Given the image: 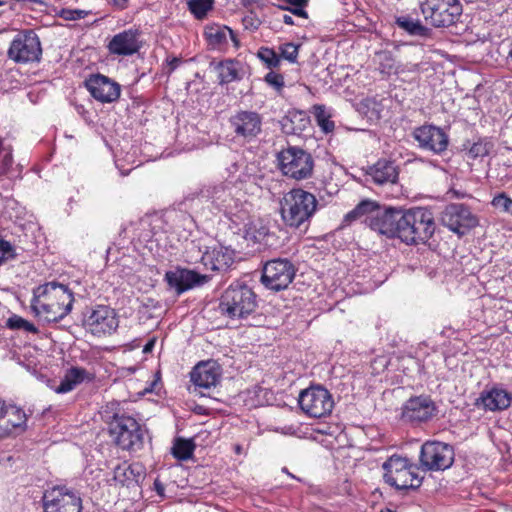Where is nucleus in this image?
I'll list each match as a JSON object with an SVG mask.
<instances>
[{
    "instance_id": "obj_1",
    "label": "nucleus",
    "mask_w": 512,
    "mask_h": 512,
    "mask_svg": "<svg viewBox=\"0 0 512 512\" xmlns=\"http://www.w3.org/2000/svg\"><path fill=\"white\" fill-rule=\"evenodd\" d=\"M74 296L71 290L55 281L47 282L33 289L31 310L36 317L47 323H56L72 310Z\"/></svg>"
},
{
    "instance_id": "obj_2",
    "label": "nucleus",
    "mask_w": 512,
    "mask_h": 512,
    "mask_svg": "<svg viewBox=\"0 0 512 512\" xmlns=\"http://www.w3.org/2000/svg\"><path fill=\"white\" fill-rule=\"evenodd\" d=\"M202 196L211 201L212 206L235 225L247 226L251 204L242 200L243 194L230 182L208 186L202 190Z\"/></svg>"
},
{
    "instance_id": "obj_3",
    "label": "nucleus",
    "mask_w": 512,
    "mask_h": 512,
    "mask_svg": "<svg viewBox=\"0 0 512 512\" xmlns=\"http://www.w3.org/2000/svg\"><path fill=\"white\" fill-rule=\"evenodd\" d=\"M398 222L397 238L406 244L426 243L436 229L433 213L422 207L401 209Z\"/></svg>"
},
{
    "instance_id": "obj_4",
    "label": "nucleus",
    "mask_w": 512,
    "mask_h": 512,
    "mask_svg": "<svg viewBox=\"0 0 512 512\" xmlns=\"http://www.w3.org/2000/svg\"><path fill=\"white\" fill-rule=\"evenodd\" d=\"M318 206L316 197L301 188L285 193L280 200L283 222L291 228L307 227Z\"/></svg>"
},
{
    "instance_id": "obj_5",
    "label": "nucleus",
    "mask_w": 512,
    "mask_h": 512,
    "mask_svg": "<svg viewBox=\"0 0 512 512\" xmlns=\"http://www.w3.org/2000/svg\"><path fill=\"white\" fill-rule=\"evenodd\" d=\"M257 307L256 294L246 284L229 285L219 299V313L232 321L246 319Z\"/></svg>"
},
{
    "instance_id": "obj_6",
    "label": "nucleus",
    "mask_w": 512,
    "mask_h": 512,
    "mask_svg": "<svg viewBox=\"0 0 512 512\" xmlns=\"http://www.w3.org/2000/svg\"><path fill=\"white\" fill-rule=\"evenodd\" d=\"M384 481L397 490H417L423 482L416 464L406 457L392 455L382 465Z\"/></svg>"
},
{
    "instance_id": "obj_7",
    "label": "nucleus",
    "mask_w": 512,
    "mask_h": 512,
    "mask_svg": "<svg viewBox=\"0 0 512 512\" xmlns=\"http://www.w3.org/2000/svg\"><path fill=\"white\" fill-rule=\"evenodd\" d=\"M109 432L115 444L128 451H137L144 443L141 425L131 416L115 413L109 421Z\"/></svg>"
},
{
    "instance_id": "obj_8",
    "label": "nucleus",
    "mask_w": 512,
    "mask_h": 512,
    "mask_svg": "<svg viewBox=\"0 0 512 512\" xmlns=\"http://www.w3.org/2000/svg\"><path fill=\"white\" fill-rule=\"evenodd\" d=\"M425 21L435 28L455 25L463 12L459 0H424L420 4Z\"/></svg>"
},
{
    "instance_id": "obj_9",
    "label": "nucleus",
    "mask_w": 512,
    "mask_h": 512,
    "mask_svg": "<svg viewBox=\"0 0 512 512\" xmlns=\"http://www.w3.org/2000/svg\"><path fill=\"white\" fill-rule=\"evenodd\" d=\"M280 171L286 177L295 180L308 179L313 174L314 159L306 150L298 146H289L277 155Z\"/></svg>"
},
{
    "instance_id": "obj_10",
    "label": "nucleus",
    "mask_w": 512,
    "mask_h": 512,
    "mask_svg": "<svg viewBox=\"0 0 512 512\" xmlns=\"http://www.w3.org/2000/svg\"><path fill=\"white\" fill-rule=\"evenodd\" d=\"M455 459L454 447L441 441H426L422 444L419 465L423 471H444Z\"/></svg>"
},
{
    "instance_id": "obj_11",
    "label": "nucleus",
    "mask_w": 512,
    "mask_h": 512,
    "mask_svg": "<svg viewBox=\"0 0 512 512\" xmlns=\"http://www.w3.org/2000/svg\"><path fill=\"white\" fill-rule=\"evenodd\" d=\"M296 274L295 265L287 258H275L265 262L261 282L270 290L286 289Z\"/></svg>"
},
{
    "instance_id": "obj_12",
    "label": "nucleus",
    "mask_w": 512,
    "mask_h": 512,
    "mask_svg": "<svg viewBox=\"0 0 512 512\" xmlns=\"http://www.w3.org/2000/svg\"><path fill=\"white\" fill-rule=\"evenodd\" d=\"M298 403L305 414L314 418L329 415L334 407L332 395L322 386H311L302 390L298 397Z\"/></svg>"
},
{
    "instance_id": "obj_13",
    "label": "nucleus",
    "mask_w": 512,
    "mask_h": 512,
    "mask_svg": "<svg viewBox=\"0 0 512 512\" xmlns=\"http://www.w3.org/2000/svg\"><path fill=\"white\" fill-rule=\"evenodd\" d=\"M8 57L16 63H32L40 60L41 43L33 30L19 32L8 49Z\"/></svg>"
},
{
    "instance_id": "obj_14",
    "label": "nucleus",
    "mask_w": 512,
    "mask_h": 512,
    "mask_svg": "<svg viewBox=\"0 0 512 512\" xmlns=\"http://www.w3.org/2000/svg\"><path fill=\"white\" fill-rule=\"evenodd\" d=\"M119 321L114 309L98 305L84 313L83 327L94 336L110 335L118 328Z\"/></svg>"
},
{
    "instance_id": "obj_15",
    "label": "nucleus",
    "mask_w": 512,
    "mask_h": 512,
    "mask_svg": "<svg viewBox=\"0 0 512 512\" xmlns=\"http://www.w3.org/2000/svg\"><path fill=\"white\" fill-rule=\"evenodd\" d=\"M441 220L444 226L460 236L478 225L477 217L468 206L462 203H452L446 206Z\"/></svg>"
},
{
    "instance_id": "obj_16",
    "label": "nucleus",
    "mask_w": 512,
    "mask_h": 512,
    "mask_svg": "<svg viewBox=\"0 0 512 512\" xmlns=\"http://www.w3.org/2000/svg\"><path fill=\"white\" fill-rule=\"evenodd\" d=\"M44 512H81L82 501L78 494L65 487H54L43 495Z\"/></svg>"
},
{
    "instance_id": "obj_17",
    "label": "nucleus",
    "mask_w": 512,
    "mask_h": 512,
    "mask_svg": "<svg viewBox=\"0 0 512 512\" xmlns=\"http://www.w3.org/2000/svg\"><path fill=\"white\" fill-rule=\"evenodd\" d=\"M400 211L401 209L397 208L381 209L378 206L375 208L374 214L368 218L367 226L388 238L398 237Z\"/></svg>"
},
{
    "instance_id": "obj_18",
    "label": "nucleus",
    "mask_w": 512,
    "mask_h": 512,
    "mask_svg": "<svg viewBox=\"0 0 512 512\" xmlns=\"http://www.w3.org/2000/svg\"><path fill=\"white\" fill-rule=\"evenodd\" d=\"M165 279L170 288L175 289L177 294H181L187 290L203 286L209 282L210 277L194 270L176 268L166 272Z\"/></svg>"
},
{
    "instance_id": "obj_19",
    "label": "nucleus",
    "mask_w": 512,
    "mask_h": 512,
    "mask_svg": "<svg viewBox=\"0 0 512 512\" xmlns=\"http://www.w3.org/2000/svg\"><path fill=\"white\" fill-rule=\"evenodd\" d=\"M229 123L235 135L244 139L256 137L262 129V117L255 111H238L230 117Z\"/></svg>"
},
{
    "instance_id": "obj_20",
    "label": "nucleus",
    "mask_w": 512,
    "mask_h": 512,
    "mask_svg": "<svg viewBox=\"0 0 512 512\" xmlns=\"http://www.w3.org/2000/svg\"><path fill=\"white\" fill-rule=\"evenodd\" d=\"M413 136L420 148L435 154H440L447 149L449 141L447 134L434 125H423L416 128Z\"/></svg>"
},
{
    "instance_id": "obj_21",
    "label": "nucleus",
    "mask_w": 512,
    "mask_h": 512,
    "mask_svg": "<svg viewBox=\"0 0 512 512\" xmlns=\"http://www.w3.org/2000/svg\"><path fill=\"white\" fill-rule=\"evenodd\" d=\"M85 86L92 97L102 103H111L120 97V85L101 74L90 76Z\"/></svg>"
},
{
    "instance_id": "obj_22",
    "label": "nucleus",
    "mask_w": 512,
    "mask_h": 512,
    "mask_svg": "<svg viewBox=\"0 0 512 512\" xmlns=\"http://www.w3.org/2000/svg\"><path fill=\"white\" fill-rule=\"evenodd\" d=\"M221 378L220 367L212 361L198 363L190 373V380L194 384V390L204 396V390L216 387Z\"/></svg>"
},
{
    "instance_id": "obj_23",
    "label": "nucleus",
    "mask_w": 512,
    "mask_h": 512,
    "mask_svg": "<svg viewBox=\"0 0 512 512\" xmlns=\"http://www.w3.org/2000/svg\"><path fill=\"white\" fill-rule=\"evenodd\" d=\"M436 412L435 403L428 396L411 397L403 406L402 418L409 422H426Z\"/></svg>"
},
{
    "instance_id": "obj_24",
    "label": "nucleus",
    "mask_w": 512,
    "mask_h": 512,
    "mask_svg": "<svg viewBox=\"0 0 512 512\" xmlns=\"http://www.w3.org/2000/svg\"><path fill=\"white\" fill-rule=\"evenodd\" d=\"M235 252L233 249L215 245L208 247L201 256V263L211 271L225 272L234 263Z\"/></svg>"
},
{
    "instance_id": "obj_25",
    "label": "nucleus",
    "mask_w": 512,
    "mask_h": 512,
    "mask_svg": "<svg viewBox=\"0 0 512 512\" xmlns=\"http://www.w3.org/2000/svg\"><path fill=\"white\" fill-rule=\"evenodd\" d=\"M108 49L111 54L120 56H128L138 52L140 49L138 32L129 29L116 34L110 40Z\"/></svg>"
},
{
    "instance_id": "obj_26",
    "label": "nucleus",
    "mask_w": 512,
    "mask_h": 512,
    "mask_svg": "<svg viewBox=\"0 0 512 512\" xmlns=\"http://www.w3.org/2000/svg\"><path fill=\"white\" fill-rule=\"evenodd\" d=\"M366 175L377 185L394 184L398 180V169L393 161L380 159L369 166Z\"/></svg>"
},
{
    "instance_id": "obj_27",
    "label": "nucleus",
    "mask_w": 512,
    "mask_h": 512,
    "mask_svg": "<svg viewBox=\"0 0 512 512\" xmlns=\"http://www.w3.org/2000/svg\"><path fill=\"white\" fill-rule=\"evenodd\" d=\"M3 422L0 425V438L11 435L15 430L26 428L28 419L25 411L13 404H8Z\"/></svg>"
},
{
    "instance_id": "obj_28",
    "label": "nucleus",
    "mask_w": 512,
    "mask_h": 512,
    "mask_svg": "<svg viewBox=\"0 0 512 512\" xmlns=\"http://www.w3.org/2000/svg\"><path fill=\"white\" fill-rule=\"evenodd\" d=\"M205 37L209 46L214 49H222L228 44V38L234 43L235 47L239 46V41L232 29L225 25L213 24L205 28Z\"/></svg>"
},
{
    "instance_id": "obj_29",
    "label": "nucleus",
    "mask_w": 512,
    "mask_h": 512,
    "mask_svg": "<svg viewBox=\"0 0 512 512\" xmlns=\"http://www.w3.org/2000/svg\"><path fill=\"white\" fill-rule=\"evenodd\" d=\"M282 131L287 135H300L310 126V117L305 111L289 110L280 120Z\"/></svg>"
},
{
    "instance_id": "obj_30",
    "label": "nucleus",
    "mask_w": 512,
    "mask_h": 512,
    "mask_svg": "<svg viewBox=\"0 0 512 512\" xmlns=\"http://www.w3.org/2000/svg\"><path fill=\"white\" fill-rule=\"evenodd\" d=\"M145 477L144 468L139 463H122L114 468L113 480L122 486L129 487L133 483L138 484Z\"/></svg>"
},
{
    "instance_id": "obj_31",
    "label": "nucleus",
    "mask_w": 512,
    "mask_h": 512,
    "mask_svg": "<svg viewBox=\"0 0 512 512\" xmlns=\"http://www.w3.org/2000/svg\"><path fill=\"white\" fill-rule=\"evenodd\" d=\"M511 404V396L508 392L502 389H492L483 392L476 400V405H482L484 409L490 411L504 410Z\"/></svg>"
},
{
    "instance_id": "obj_32",
    "label": "nucleus",
    "mask_w": 512,
    "mask_h": 512,
    "mask_svg": "<svg viewBox=\"0 0 512 512\" xmlns=\"http://www.w3.org/2000/svg\"><path fill=\"white\" fill-rule=\"evenodd\" d=\"M93 374L89 373L86 369L81 367L69 368L60 384L56 387L55 392L64 394L72 391L78 384L83 383L85 380H92Z\"/></svg>"
},
{
    "instance_id": "obj_33",
    "label": "nucleus",
    "mask_w": 512,
    "mask_h": 512,
    "mask_svg": "<svg viewBox=\"0 0 512 512\" xmlns=\"http://www.w3.org/2000/svg\"><path fill=\"white\" fill-rule=\"evenodd\" d=\"M378 204L372 200H363L356 207L344 216V223L349 225L355 221L361 220L367 225L368 218L374 214Z\"/></svg>"
},
{
    "instance_id": "obj_34",
    "label": "nucleus",
    "mask_w": 512,
    "mask_h": 512,
    "mask_svg": "<svg viewBox=\"0 0 512 512\" xmlns=\"http://www.w3.org/2000/svg\"><path fill=\"white\" fill-rule=\"evenodd\" d=\"M240 63L231 59L220 62L217 65L219 84L224 85L240 80Z\"/></svg>"
},
{
    "instance_id": "obj_35",
    "label": "nucleus",
    "mask_w": 512,
    "mask_h": 512,
    "mask_svg": "<svg viewBox=\"0 0 512 512\" xmlns=\"http://www.w3.org/2000/svg\"><path fill=\"white\" fill-rule=\"evenodd\" d=\"M395 24L412 36L427 37L430 34V29L424 26L420 20L409 16L396 17Z\"/></svg>"
},
{
    "instance_id": "obj_36",
    "label": "nucleus",
    "mask_w": 512,
    "mask_h": 512,
    "mask_svg": "<svg viewBox=\"0 0 512 512\" xmlns=\"http://www.w3.org/2000/svg\"><path fill=\"white\" fill-rule=\"evenodd\" d=\"M463 146L468 158L473 160L487 156L493 148L492 142L486 138H480L472 144L467 142Z\"/></svg>"
},
{
    "instance_id": "obj_37",
    "label": "nucleus",
    "mask_w": 512,
    "mask_h": 512,
    "mask_svg": "<svg viewBox=\"0 0 512 512\" xmlns=\"http://www.w3.org/2000/svg\"><path fill=\"white\" fill-rule=\"evenodd\" d=\"M195 444L192 439L177 438L171 449L172 455L178 460H188L193 455Z\"/></svg>"
},
{
    "instance_id": "obj_38",
    "label": "nucleus",
    "mask_w": 512,
    "mask_h": 512,
    "mask_svg": "<svg viewBox=\"0 0 512 512\" xmlns=\"http://www.w3.org/2000/svg\"><path fill=\"white\" fill-rule=\"evenodd\" d=\"M313 114L317 124L325 133H330L334 130L335 124L330 120V114L327 113L324 105H314Z\"/></svg>"
},
{
    "instance_id": "obj_39",
    "label": "nucleus",
    "mask_w": 512,
    "mask_h": 512,
    "mask_svg": "<svg viewBox=\"0 0 512 512\" xmlns=\"http://www.w3.org/2000/svg\"><path fill=\"white\" fill-rule=\"evenodd\" d=\"M13 148L0 137V176L6 175L13 165Z\"/></svg>"
},
{
    "instance_id": "obj_40",
    "label": "nucleus",
    "mask_w": 512,
    "mask_h": 512,
    "mask_svg": "<svg viewBox=\"0 0 512 512\" xmlns=\"http://www.w3.org/2000/svg\"><path fill=\"white\" fill-rule=\"evenodd\" d=\"M213 0H190L188 2L190 12L196 18L202 19L212 9Z\"/></svg>"
},
{
    "instance_id": "obj_41",
    "label": "nucleus",
    "mask_w": 512,
    "mask_h": 512,
    "mask_svg": "<svg viewBox=\"0 0 512 512\" xmlns=\"http://www.w3.org/2000/svg\"><path fill=\"white\" fill-rule=\"evenodd\" d=\"M258 57L269 69L277 68L280 65V56L272 48L262 47L258 51Z\"/></svg>"
},
{
    "instance_id": "obj_42",
    "label": "nucleus",
    "mask_w": 512,
    "mask_h": 512,
    "mask_svg": "<svg viewBox=\"0 0 512 512\" xmlns=\"http://www.w3.org/2000/svg\"><path fill=\"white\" fill-rule=\"evenodd\" d=\"M7 327L13 330L22 329L31 333L38 332V329L35 327L34 324L17 315H14L7 320Z\"/></svg>"
},
{
    "instance_id": "obj_43",
    "label": "nucleus",
    "mask_w": 512,
    "mask_h": 512,
    "mask_svg": "<svg viewBox=\"0 0 512 512\" xmlns=\"http://www.w3.org/2000/svg\"><path fill=\"white\" fill-rule=\"evenodd\" d=\"M300 45H296L292 42H287L279 46L280 59L283 58L290 63H296L298 58Z\"/></svg>"
},
{
    "instance_id": "obj_44",
    "label": "nucleus",
    "mask_w": 512,
    "mask_h": 512,
    "mask_svg": "<svg viewBox=\"0 0 512 512\" xmlns=\"http://www.w3.org/2000/svg\"><path fill=\"white\" fill-rule=\"evenodd\" d=\"M382 73L390 74L395 69V60L389 51H381L376 54Z\"/></svg>"
},
{
    "instance_id": "obj_45",
    "label": "nucleus",
    "mask_w": 512,
    "mask_h": 512,
    "mask_svg": "<svg viewBox=\"0 0 512 512\" xmlns=\"http://www.w3.org/2000/svg\"><path fill=\"white\" fill-rule=\"evenodd\" d=\"M492 205L502 212L512 214V199L504 193L495 196L492 200Z\"/></svg>"
},
{
    "instance_id": "obj_46",
    "label": "nucleus",
    "mask_w": 512,
    "mask_h": 512,
    "mask_svg": "<svg viewBox=\"0 0 512 512\" xmlns=\"http://www.w3.org/2000/svg\"><path fill=\"white\" fill-rule=\"evenodd\" d=\"M91 11L81 9H62L60 17L64 20L73 21L85 18Z\"/></svg>"
},
{
    "instance_id": "obj_47",
    "label": "nucleus",
    "mask_w": 512,
    "mask_h": 512,
    "mask_svg": "<svg viewBox=\"0 0 512 512\" xmlns=\"http://www.w3.org/2000/svg\"><path fill=\"white\" fill-rule=\"evenodd\" d=\"M14 257V248L10 242L0 239V265Z\"/></svg>"
},
{
    "instance_id": "obj_48",
    "label": "nucleus",
    "mask_w": 512,
    "mask_h": 512,
    "mask_svg": "<svg viewBox=\"0 0 512 512\" xmlns=\"http://www.w3.org/2000/svg\"><path fill=\"white\" fill-rule=\"evenodd\" d=\"M265 81L277 91L282 90L284 87V78L281 74L270 71L265 76Z\"/></svg>"
},
{
    "instance_id": "obj_49",
    "label": "nucleus",
    "mask_w": 512,
    "mask_h": 512,
    "mask_svg": "<svg viewBox=\"0 0 512 512\" xmlns=\"http://www.w3.org/2000/svg\"><path fill=\"white\" fill-rule=\"evenodd\" d=\"M261 23V20L253 15V12L243 18L244 26L253 30L258 29Z\"/></svg>"
},
{
    "instance_id": "obj_50",
    "label": "nucleus",
    "mask_w": 512,
    "mask_h": 512,
    "mask_svg": "<svg viewBox=\"0 0 512 512\" xmlns=\"http://www.w3.org/2000/svg\"><path fill=\"white\" fill-rule=\"evenodd\" d=\"M304 6H293V8H288V7H283L281 6V8L283 10H288L290 11L293 15H296V16H299V17H304V18H307V12L303 9Z\"/></svg>"
},
{
    "instance_id": "obj_51",
    "label": "nucleus",
    "mask_w": 512,
    "mask_h": 512,
    "mask_svg": "<svg viewBox=\"0 0 512 512\" xmlns=\"http://www.w3.org/2000/svg\"><path fill=\"white\" fill-rule=\"evenodd\" d=\"M154 490L156 491V493L159 496L164 497L165 487H164L163 483L158 478L155 479V481H154Z\"/></svg>"
},
{
    "instance_id": "obj_52",
    "label": "nucleus",
    "mask_w": 512,
    "mask_h": 512,
    "mask_svg": "<svg viewBox=\"0 0 512 512\" xmlns=\"http://www.w3.org/2000/svg\"><path fill=\"white\" fill-rule=\"evenodd\" d=\"M240 3L244 7H252L253 5L262 6L265 4V0H240Z\"/></svg>"
},
{
    "instance_id": "obj_53",
    "label": "nucleus",
    "mask_w": 512,
    "mask_h": 512,
    "mask_svg": "<svg viewBox=\"0 0 512 512\" xmlns=\"http://www.w3.org/2000/svg\"><path fill=\"white\" fill-rule=\"evenodd\" d=\"M180 64V59L174 57L172 58L169 62H168V65H169V73H171L172 71H174L178 65Z\"/></svg>"
},
{
    "instance_id": "obj_54",
    "label": "nucleus",
    "mask_w": 512,
    "mask_h": 512,
    "mask_svg": "<svg viewBox=\"0 0 512 512\" xmlns=\"http://www.w3.org/2000/svg\"><path fill=\"white\" fill-rule=\"evenodd\" d=\"M154 345H155V339L153 338V339L149 340V341L145 344V346H144V348H143V352H144V353H149V352H151V351L153 350V348H154Z\"/></svg>"
},
{
    "instance_id": "obj_55",
    "label": "nucleus",
    "mask_w": 512,
    "mask_h": 512,
    "mask_svg": "<svg viewBox=\"0 0 512 512\" xmlns=\"http://www.w3.org/2000/svg\"><path fill=\"white\" fill-rule=\"evenodd\" d=\"M291 6H305L306 0H285Z\"/></svg>"
},
{
    "instance_id": "obj_56",
    "label": "nucleus",
    "mask_w": 512,
    "mask_h": 512,
    "mask_svg": "<svg viewBox=\"0 0 512 512\" xmlns=\"http://www.w3.org/2000/svg\"><path fill=\"white\" fill-rule=\"evenodd\" d=\"M114 5L117 6L120 9H123L126 7L128 0H112Z\"/></svg>"
},
{
    "instance_id": "obj_57",
    "label": "nucleus",
    "mask_w": 512,
    "mask_h": 512,
    "mask_svg": "<svg viewBox=\"0 0 512 512\" xmlns=\"http://www.w3.org/2000/svg\"><path fill=\"white\" fill-rule=\"evenodd\" d=\"M283 22L285 24H287V25H293L294 24L292 16L287 15V14L283 15Z\"/></svg>"
},
{
    "instance_id": "obj_58",
    "label": "nucleus",
    "mask_w": 512,
    "mask_h": 512,
    "mask_svg": "<svg viewBox=\"0 0 512 512\" xmlns=\"http://www.w3.org/2000/svg\"><path fill=\"white\" fill-rule=\"evenodd\" d=\"M282 471H283V472H285L286 474H288L290 477H292V478H296L293 474L289 473V471L287 470V468H285V467H284V468L282 469Z\"/></svg>"
},
{
    "instance_id": "obj_59",
    "label": "nucleus",
    "mask_w": 512,
    "mask_h": 512,
    "mask_svg": "<svg viewBox=\"0 0 512 512\" xmlns=\"http://www.w3.org/2000/svg\"><path fill=\"white\" fill-rule=\"evenodd\" d=\"M380 512H394V511L389 508H385V509H382Z\"/></svg>"
},
{
    "instance_id": "obj_60",
    "label": "nucleus",
    "mask_w": 512,
    "mask_h": 512,
    "mask_svg": "<svg viewBox=\"0 0 512 512\" xmlns=\"http://www.w3.org/2000/svg\"><path fill=\"white\" fill-rule=\"evenodd\" d=\"M508 57L510 58V60L512 61V48L510 49L509 53H508Z\"/></svg>"
},
{
    "instance_id": "obj_61",
    "label": "nucleus",
    "mask_w": 512,
    "mask_h": 512,
    "mask_svg": "<svg viewBox=\"0 0 512 512\" xmlns=\"http://www.w3.org/2000/svg\"><path fill=\"white\" fill-rule=\"evenodd\" d=\"M4 5V2L0 0V6ZM2 11H0V16L2 15Z\"/></svg>"
}]
</instances>
